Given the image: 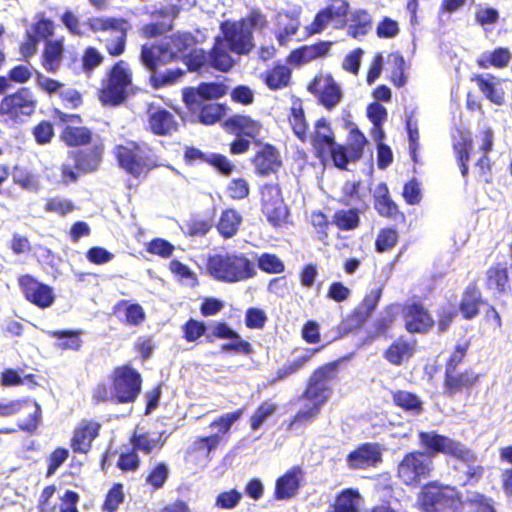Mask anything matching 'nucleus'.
<instances>
[{
  "label": "nucleus",
  "instance_id": "1",
  "mask_svg": "<svg viewBox=\"0 0 512 512\" xmlns=\"http://www.w3.org/2000/svg\"><path fill=\"white\" fill-rule=\"evenodd\" d=\"M195 42L194 36L190 33L176 32L161 42L141 46L139 61L150 72L148 81L153 89H162L180 82L186 74L184 69L176 67L159 71V68L182 61Z\"/></svg>",
  "mask_w": 512,
  "mask_h": 512
},
{
  "label": "nucleus",
  "instance_id": "2",
  "mask_svg": "<svg viewBox=\"0 0 512 512\" xmlns=\"http://www.w3.org/2000/svg\"><path fill=\"white\" fill-rule=\"evenodd\" d=\"M340 363L341 359L326 362L311 372L300 396L301 399L310 402V406L297 411L289 419L286 424L287 430L305 427L320 415L322 407L333 393L330 382L338 378Z\"/></svg>",
  "mask_w": 512,
  "mask_h": 512
},
{
  "label": "nucleus",
  "instance_id": "3",
  "mask_svg": "<svg viewBox=\"0 0 512 512\" xmlns=\"http://www.w3.org/2000/svg\"><path fill=\"white\" fill-rule=\"evenodd\" d=\"M110 386L100 381L91 391L94 404L113 403L125 405L134 403L141 394L143 378L131 364H122L113 368L109 375Z\"/></svg>",
  "mask_w": 512,
  "mask_h": 512
},
{
  "label": "nucleus",
  "instance_id": "4",
  "mask_svg": "<svg viewBox=\"0 0 512 512\" xmlns=\"http://www.w3.org/2000/svg\"><path fill=\"white\" fill-rule=\"evenodd\" d=\"M470 346L469 340L456 343L445 361L442 387L444 394L448 397L460 394L469 396L481 382L482 375L475 369L459 368L465 361Z\"/></svg>",
  "mask_w": 512,
  "mask_h": 512
},
{
  "label": "nucleus",
  "instance_id": "5",
  "mask_svg": "<svg viewBox=\"0 0 512 512\" xmlns=\"http://www.w3.org/2000/svg\"><path fill=\"white\" fill-rule=\"evenodd\" d=\"M133 87V70L126 60L119 59L105 70L97 97L104 106L118 107L128 100Z\"/></svg>",
  "mask_w": 512,
  "mask_h": 512
},
{
  "label": "nucleus",
  "instance_id": "6",
  "mask_svg": "<svg viewBox=\"0 0 512 512\" xmlns=\"http://www.w3.org/2000/svg\"><path fill=\"white\" fill-rule=\"evenodd\" d=\"M266 25V17L258 9H252L246 17L237 21H223L220 24L223 34L221 38L231 52L245 55L254 48L253 31L263 29Z\"/></svg>",
  "mask_w": 512,
  "mask_h": 512
},
{
  "label": "nucleus",
  "instance_id": "7",
  "mask_svg": "<svg viewBox=\"0 0 512 512\" xmlns=\"http://www.w3.org/2000/svg\"><path fill=\"white\" fill-rule=\"evenodd\" d=\"M209 274L224 283L243 282L256 276L254 262L244 253L214 254L206 263Z\"/></svg>",
  "mask_w": 512,
  "mask_h": 512
},
{
  "label": "nucleus",
  "instance_id": "8",
  "mask_svg": "<svg viewBox=\"0 0 512 512\" xmlns=\"http://www.w3.org/2000/svg\"><path fill=\"white\" fill-rule=\"evenodd\" d=\"M308 138L313 155L321 163L331 160L337 168L347 169L348 158L345 146L336 142L335 133L326 118L321 117L314 123L313 131Z\"/></svg>",
  "mask_w": 512,
  "mask_h": 512
},
{
  "label": "nucleus",
  "instance_id": "9",
  "mask_svg": "<svg viewBox=\"0 0 512 512\" xmlns=\"http://www.w3.org/2000/svg\"><path fill=\"white\" fill-rule=\"evenodd\" d=\"M419 445L429 459L443 454L455 458L462 462H475L476 454L467 446L446 435L439 434L436 431H419Z\"/></svg>",
  "mask_w": 512,
  "mask_h": 512
},
{
  "label": "nucleus",
  "instance_id": "10",
  "mask_svg": "<svg viewBox=\"0 0 512 512\" xmlns=\"http://www.w3.org/2000/svg\"><path fill=\"white\" fill-rule=\"evenodd\" d=\"M149 150L145 144L127 140L113 148V155L120 168L134 178H139L155 166Z\"/></svg>",
  "mask_w": 512,
  "mask_h": 512
},
{
  "label": "nucleus",
  "instance_id": "11",
  "mask_svg": "<svg viewBox=\"0 0 512 512\" xmlns=\"http://www.w3.org/2000/svg\"><path fill=\"white\" fill-rule=\"evenodd\" d=\"M460 494L449 485L429 481L421 486L417 506L423 512H446L458 508Z\"/></svg>",
  "mask_w": 512,
  "mask_h": 512
},
{
  "label": "nucleus",
  "instance_id": "12",
  "mask_svg": "<svg viewBox=\"0 0 512 512\" xmlns=\"http://www.w3.org/2000/svg\"><path fill=\"white\" fill-rule=\"evenodd\" d=\"M21 413H26V417L18 419L17 429L2 428L0 435L13 434L17 430L32 434L37 430L42 418V409L36 400L26 397L0 402V417L8 418Z\"/></svg>",
  "mask_w": 512,
  "mask_h": 512
},
{
  "label": "nucleus",
  "instance_id": "13",
  "mask_svg": "<svg viewBox=\"0 0 512 512\" xmlns=\"http://www.w3.org/2000/svg\"><path fill=\"white\" fill-rule=\"evenodd\" d=\"M88 28L94 32L112 31L114 35L105 39L104 47L110 57L123 55L127 47L129 22L125 18L117 17H92L87 21Z\"/></svg>",
  "mask_w": 512,
  "mask_h": 512
},
{
  "label": "nucleus",
  "instance_id": "14",
  "mask_svg": "<svg viewBox=\"0 0 512 512\" xmlns=\"http://www.w3.org/2000/svg\"><path fill=\"white\" fill-rule=\"evenodd\" d=\"M260 210L273 228H280L289 222L290 210L284 201L278 183H264L259 187Z\"/></svg>",
  "mask_w": 512,
  "mask_h": 512
},
{
  "label": "nucleus",
  "instance_id": "15",
  "mask_svg": "<svg viewBox=\"0 0 512 512\" xmlns=\"http://www.w3.org/2000/svg\"><path fill=\"white\" fill-rule=\"evenodd\" d=\"M35 94L28 87H20L5 95L0 101V117L12 123H21L31 117L37 108Z\"/></svg>",
  "mask_w": 512,
  "mask_h": 512
},
{
  "label": "nucleus",
  "instance_id": "16",
  "mask_svg": "<svg viewBox=\"0 0 512 512\" xmlns=\"http://www.w3.org/2000/svg\"><path fill=\"white\" fill-rule=\"evenodd\" d=\"M433 470L432 460L424 452L415 450L404 454L397 465L396 475L402 484L416 488L431 476Z\"/></svg>",
  "mask_w": 512,
  "mask_h": 512
},
{
  "label": "nucleus",
  "instance_id": "17",
  "mask_svg": "<svg viewBox=\"0 0 512 512\" xmlns=\"http://www.w3.org/2000/svg\"><path fill=\"white\" fill-rule=\"evenodd\" d=\"M404 329L412 335H426L435 327L432 312L420 300L407 302L402 309Z\"/></svg>",
  "mask_w": 512,
  "mask_h": 512
},
{
  "label": "nucleus",
  "instance_id": "18",
  "mask_svg": "<svg viewBox=\"0 0 512 512\" xmlns=\"http://www.w3.org/2000/svg\"><path fill=\"white\" fill-rule=\"evenodd\" d=\"M17 283L24 298L34 306L46 309L55 302L56 296L53 287L39 281L31 274L19 275Z\"/></svg>",
  "mask_w": 512,
  "mask_h": 512
},
{
  "label": "nucleus",
  "instance_id": "19",
  "mask_svg": "<svg viewBox=\"0 0 512 512\" xmlns=\"http://www.w3.org/2000/svg\"><path fill=\"white\" fill-rule=\"evenodd\" d=\"M101 422L94 419H81L72 431L70 448L74 453L88 454L93 442L100 436Z\"/></svg>",
  "mask_w": 512,
  "mask_h": 512
},
{
  "label": "nucleus",
  "instance_id": "20",
  "mask_svg": "<svg viewBox=\"0 0 512 512\" xmlns=\"http://www.w3.org/2000/svg\"><path fill=\"white\" fill-rule=\"evenodd\" d=\"M383 461L381 445L377 442L359 444L346 456V463L351 470H366L377 467Z\"/></svg>",
  "mask_w": 512,
  "mask_h": 512
},
{
  "label": "nucleus",
  "instance_id": "21",
  "mask_svg": "<svg viewBox=\"0 0 512 512\" xmlns=\"http://www.w3.org/2000/svg\"><path fill=\"white\" fill-rule=\"evenodd\" d=\"M105 151L103 140L97 136L88 148L77 149L69 153L77 171L87 174L96 171L102 160Z\"/></svg>",
  "mask_w": 512,
  "mask_h": 512
},
{
  "label": "nucleus",
  "instance_id": "22",
  "mask_svg": "<svg viewBox=\"0 0 512 512\" xmlns=\"http://www.w3.org/2000/svg\"><path fill=\"white\" fill-rule=\"evenodd\" d=\"M214 339L231 340L230 342H226L221 345L222 352L233 351L236 353H242L244 355H249L253 352L251 343L242 339L240 334L233 330L224 321H218L214 323L211 334L207 336V340L212 342Z\"/></svg>",
  "mask_w": 512,
  "mask_h": 512
},
{
  "label": "nucleus",
  "instance_id": "23",
  "mask_svg": "<svg viewBox=\"0 0 512 512\" xmlns=\"http://www.w3.org/2000/svg\"><path fill=\"white\" fill-rule=\"evenodd\" d=\"M383 289L378 287L364 295L360 303L347 315L346 321L350 328H361L377 309Z\"/></svg>",
  "mask_w": 512,
  "mask_h": 512
},
{
  "label": "nucleus",
  "instance_id": "24",
  "mask_svg": "<svg viewBox=\"0 0 512 512\" xmlns=\"http://www.w3.org/2000/svg\"><path fill=\"white\" fill-rule=\"evenodd\" d=\"M417 351V340L399 335L384 350L383 358L393 366H402L408 362Z\"/></svg>",
  "mask_w": 512,
  "mask_h": 512
},
{
  "label": "nucleus",
  "instance_id": "25",
  "mask_svg": "<svg viewBox=\"0 0 512 512\" xmlns=\"http://www.w3.org/2000/svg\"><path fill=\"white\" fill-rule=\"evenodd\" d=\"M485 304L482 291L477 281L473 280L464 288L457 310L464 320L471 321L480 314L481 307Z\"/></svg>",
  "mask_w": 512,
  "mask_h": 512
},
{
  "label": "nucleus",
  "instance_id": "26",
  "mask_svg": "<svg viewBox=\"0 0 512 512\" xmlns=\"http://www.w3.org/2000/svg\"><path fill=\"white\" fill-rule=\"evenodd\" d=\"M470 80L474 82L485 99L494 105L502 106L506 102V93L501 86V79L491 73H475Z\"/></svg>",
  "mask_w": 512,
  "mask_h": 512
},
{
  "label": "nucleus",
  "instance_id": "27",
  "mask_svg": "<svg viewBox=\"0 0 512 512\" xmlns=\"http://www.w3.org/2000/svg\"><path fill=\"white\" fill-rule=\"evenodd\" d=\"M485 288L494 295H507L512 290L510 271L505 262L492 264L485 272Z\"/></svg>",
  "mask_w": 512,
  "mask_h": 512
},
{
  "label": "nucleus",
  "instance_id": "28",
  "mask_svg": "<svg viewBox=\"0 0 512 512\" xmlns=\"http://www.w3.org/2000/svg\"><path fill=\"white\" fill-rule=\"evenodd\" d=\"M398 306L397 303H390L383 307L379 315L372 321L371 330L367 334L369 341L392 337L391 332L398 317Z\"/></svg>",
  "mask_w": 512,
  "mask_h": 512
},
{
  "label": "nucleus",
  "instance_id": "29",
  "mask_svg": "<svg viewBox=\"0 0 512 512\" xmlns=\"http://www.w3.org/2000/svg\"><path fill=\"white\" fill-rule=\"evenodd\" d=\"M258 176H269L282 167L280 152L271 144H264L251 160Z\"/></svg>",
  "mask_w": 512,
  "mask_h": 512
},
{
  "label": "nucleus",
  "instance_id": "30",
  "mask_svg": "<svg viewBox=\"0 0 512 512\" xmlns=\"http://www.w3.org/2000/svg\"><path fill=\"white\" fill-rule=\"evenodd\" d=\"M302 474V469L299 466H294L278 477L273 497L276 500H289L295 497L301 487Z\"/></svg>",
  "mask_w": 512,
  "mask_h": 512
},
{
  "label": "nucleus",
  "instance_id": "31",
  "mask_svg": "<svg viewBox=\"0 0 512 512\" xmlns=\"http://www.w3.org/2000/svg\"><path fill=\"white\" fill-rule=\"evenodd\" d=\"M373 198L374 208L380 216L396 222H405V214L391 198L389 189L385 183H381L377 186V191Z\"/></svg>",
  "mask_w": 512,
  "mask_h": 512
},
{
  "label": "nucleus",
  "instance_id": "32",
  "mask_svg": "<svg viewBox=\"0 0 512 512\" xmlns=\"http://www.w3.org/2000/svg\"><path fill=\"white\" fill-rule=\"evenodd\" d=\"M148 129L156 136H168L178 130V122L170 111L158 107L149 113Z\"/></svg>",
  "mask_w": 512,
  "mask_h": 512
},
{
  "label": "nucleus",
  "instance_id": "33",
  "mask_svg": "<svg viewBox=\"0 0 512 512\" xmlns=\"http://www.w3.org/2000/svg\"><path fill=\"white\" fill-rule=\"evenodd\" d=\"M332 46L331 41H318L311 45H303L290 52L287 61L299 66L328 54Z\"/></svg>",
  "mask_w": 512,
  "mask_h": 512
},
{
  "label": "nucleus",
  "instance_id": "34",
  "mask_svg": "<svg viewBox=\"0 0 512 512\" xmlns=\"http://www.w3.org/2000/svg\"><path fill=\"white\" fill-rule=\"evenodd\" d=\"M93 131L83 125L68 124L60 133V140L67 147H83L90 145L94 140Z\"/></svg>",
  "mask_w": 512,
  "mask_h": 512
},
{
  "label": "nucleus",
  "instance_id": "35",
  "mask_svg": "<svg viewBox=\"0 0 512 512\" xmlns=\"http://www.w3.org/2000/svg\"><path fill=\"white\" fill-rule=\"evenodd\" d=\"M276 21L279 27L275 34L276 40L280 46H286L300 28L299 18L291 12L284 11L277 13Z\"/></svg>",
  "mask_w": 512,
  "mask_h": 512
},
{
  "label": "nucleus",
  "instance_id": "36",
  "mask_svg": "<svg viewBox=\"0 0 512 512\" xmlns=\"http://www.w3.org/2000/svg\"><path fill=\"white\" fill-rule=\"evenodd\" d=\"M453 151L458 162L461 174L466 177L468 175V162L473 151V139L469 131H460L459 139L452 145Z\"/></svg>",
  "mask_w": 512,
  "mask_h": 512
},
{
  "label": "nucleus",
  "instance_id": "37",
  "mask_svg": "<svg viewBox=\"0 0 512 512\" xmlns=\"http://www.w3.org/2000/svg\"><path fill=\"white\" fill-rule=\"evenodd\" d=\"M151 16L154 18H162V20L144 24L141 27L142 36L145 38H155L172 30L173 18L170 16L169 11L166 8L154 10L151 13Z\"/></svg>",
  "mask_w": 512,
  "mask_h": 512
},
{
  "label": "nucleus",
  "instance_id": "38",
  "mask_svg": "<svg viewBox=\"0 0 512 512\" xmlns=\"http://www.w3.org/2000/svg\"><path fill=\"white\" fill-rule=\"evenodd\" d=\"M459 506L462 509L459 512H497L494 500L477 491L468 493L463 500L460 498Z\"/></svg>",
  "mask_w": 512,
  "mask_h": 512
},
{
  "label": "nucleus",
  "instance_id": "39",
  "mask_svg": "<svg viewBox=\"0 0 512 512\" xmlns=\"http://www.w3.org/2000/svg\"><path fill=\"white\" fill-rule=\"evenodd\" d=\"M226 130L236 134L255 137L260 131V124L246 115H233L224 122Z\"/></svg>",
  "mask_w": 512,
  "mask_h": 512
},
{
  "label": "nucleus",
  "instance_id": "40",
  "mask_svg": "<svg viewBox=\"0 0 512 512\" xmlns=\"http://www.w3.org/2000/svg\"><path fill=\"white\" fill-rule=\"evenodd\" d=\"M112 312L115 315L123 312L124 318L121 321L130 326H140L146 319L143 307L138 303H130L128 300H120L115 303Z\"/></svg>",
  "mask_w": 512,
  "mask_h": 512
},
{
  "label": "nucleus",
  "instance_id": "41",
  "mask_svg": "<svg viewBox=\"0 0 512 512\" xmlns=\"http://www.w3.org/2000/svg\"><path fill=\"white\" fill-rule=\"evenodd\" d=\"M291 77V69L278 63L265 71L263 81L270 90L277 91L288 87L291 83Z\"/></svg>",
  "mask_w": 512,
  "mask_h": 512
},
{
  "label": "nucleus",
  "instance_id": "42",
  "mask_svg": "<svg viewBox=\"0 0 512 512\" xmlns=\"http://www.w3.org/2000/svg\"><path fill=\"white\" fill-rule=\"evenodd\" d=\"M242 222L243 218L236 209L226 208L221 212L216 228L221 237L230 239L238 233Z\"/></svg>",
  "mask_w": 512,
  "mask_h": 512
},
{
  "label": "nucleus",
  "instance_id": "43",
  "mask_svg": "<svg viewBox=\"0 0 512 512\" xmlns=\"http://www.w3.org/2000/svg\"><path fill=\"white\" fill-rule=\"evenodd\" d=\"M209 65L215 70L228 72L234 65V61L224 46L223 39L216 37L214 45L208 53Z\"/></svg>",
  "mask_w": 512,
  "mask_h": 512
},
{
  "label": "nucleus",
  "instance_id": "44",
  "mask_svg": "<svg viewBox=\"0 0 512 512\" xmlns=\"http://www.w3.org/2000/svg\"><path fill=\"white\" fill-rule=\"evenodd\" d=\"M512 59V53L508 47H496L489 53L482 54L476 60L477 66L481 69L494 67L502 69L508 66Z\"/></svg>",
  "mask_w": 512,
  "mask_h": 512
},
{
  "label": "nucleus",
  "instance_id": "45",
  "mask_svg": "<svg viewBox=\"0 0 512 512\" xmlns=\"http://www.w3.org/2000/svg\"><path fill=\"white\" fill-rule=\"evenodd\" d=\"M129 442L135 451L151 454L162 450L166 443V438L161 436L152 438L148 432L138 433L134 431L130 436Z\"/></svg>",
  "mask_w": 512,
  "mask_h": 512
},
{
  "label": "nucleus",
  "instance_id": "46",
  "mask_svg": "<svg viewBox=\"0 0 512 512\" xmlns=\"http://www.w3.org/2000/svg\"><path fill=\"white\" fill-rule=\"evenodd\" d=\"M63 51L62 40L46 42L42 53L41 64L47 72L56 73L59 70Z\"/></svg>",
  "mask_w": 512,
  "mask_h": 512
},
{
  "label": "nucleus",
  "instance_id": "47",
  "mask_svg": "<svg viewBox=\"0 0 512 512\" xmlns=\"http://www.w3.org/2000/svg\"><path fill=\"white\" fill-rule=\"evenodd\" d=\"M373 26V18L365 9H357L350 16V24L347 28V34L357 39L367 35Z\"/></svg>",
  "mask_w": 512,
  "mask_h": 512
},
{
  "label": "nucleus",
  "instance_id": "48",
  "mask_svg": "<svg viewBox=\"0 0 512 512\" xmlns=\"http://www.w3.org/2000/svg\"><path fill=\"white\" fill-rule=\"evenodd\" d=\"M81 334V330H53L48 332L51 338L56 339L54 347L62 351H79L83 344Z\"/></svg>",
  "mask_w": 512,
  "mask_h": 512
},
{
  "label": "nucleus",
  "instance_id": "49",
  "mask_svg": "<svg viewBox=\"0 0 512 512\" xmlns=\"http://www.w3.org/2000/svg\"><path fill=\"white\" fill-rule=\"evenodd\" d=\"M342 99V92L333 76L327 74L324 77V86L318 93V101L327 110L335 108Z\"/></svg>",
  "mask_w": 512,
  "mask_h": 512
},
{
  "label": "nucleus",
  "instance_id": "50",
  "mask_svg": "<svg viewBox=\"0 0 512 512\" xmlns=\"http://www.w3.org/2000/svg\"><path fill=\"white\" fill-rule=\"evenodd\" d=\"M480 146L479 151L482 156L477 160L476 166L482 175H487L491 172V161L488 153L493 149L494 133L492 128L486 127L479 132Z\"/></svg>",
  "mask_w": 512,
  "mask_h": 512
},
{
  "label": "nucleus",
  "instance_id": "51",
  "mask_svg": "<svg viewBox=\"0 0 512 512\" xmlns=\"http://www.w3.org/2000/svg\"><path fill=\"white\" fill-rule=\"evenodd\" d=\"M393 404L405 412L419 415L423 412V402L413 392L396 390L391 393Z\"/></svg>",
  "mask_w": 512,
  "mask_h": 512
},
{
  "label": "nucleus",
  "instance_id": "52",
  "mask_svg": "<svg viewBox=\"0 0 512 512\" xmlns=\"http://www.w3.org/2000/svg\"><path fill=\"white\" fill-rule=\"evenodd\" d=\"M289 123L295 136L302 142L308 138V123L305 118L304 109L299 99L292 102L289 114Z\"/></svg>",
  "mask_w": 512,
  "mask_h": 512
},
{
  "label": "nucleus",
  "instance_id": "53",
  "mask_svg": "<svg viewBox=\"0 0 512 512\" xmlns=\"http://www.w3.org/2000/svg\"><path fill=\"white\" fill-rule=\"evenodd\" d=\"M360 493L357 489L346 488L339 492L331 505V512H358Z\"/></svg>",
  "mask_w": 512,
  "mask_h": 512
},
{
  "label": "nucleus",
  "instance_id": "54",
  "mask_svg": "<svg viewBox=\"0 0 512 512\" xmlns=\"http://www.w3.org/2000/svg\"><path fill=\"white\" fill-rule=\"evenodd\" d=\"M320 350L321 347L310 348L307 350L306 354L284 364L282 367L277 369L274 381H282L289 376L299 372L311 360L312 356L318 353Z\"/></svg>",
  "mask_w": 512,
  "mask_h": 512
},
{
  "label": "nucleus",
  "instance_id": "55",
  "mask_svg": "<svg viewBox=\"0 0 512 512\" xmlns=\"http://www.w3.org/2000/svg\"><path fill=\"white\" fill-rule=\"evenodd\" d=\"M9 249L15 256H36V250L44 249L41 244L33 245L29 237L14 232L9 241Z\"/></svg>",
  "mask_w": 512,
  "mask_h": 512
},
{
  "label": "nucleus",
  "instance_id": "56",
  "mask_svg": "<svg viewBox=\"0 0 512 512\" xmlns=\"http://www.w3.org/2000/svg\"><path fill=\"white\" fill-rule=\"evenodd\" d=\"M332 223L341 231L355 230L360 225V211L357 208L335 211Z\"/></svg>",
  "mask_w": 512,
  "mask_h": 512
},
{
  "label": "nucleus",
  "instance_id": "57",
  "mask_svg": "<svg viewBox=\"0 0 512 512\" xmlns=\"http://www.w3.org/2000/svg\"><path fill=\"white\" fill-rule=\"evenodd\" d=\"M366 144L365 135L357 127L349 131L347 145L345 146L348 163L357 161L363 156Z\"/></svg>",
  "mask_w": 512,
  "mask_h": 512
},
{
  "label": "nucleus",
  "instance_id": "58",
  "mask_svg": "<svg viewBox=\"0 0 512 512\" xmlns=\"http://www.w3.org/2000/svg\"><path fill=\"white\" fill-rule=\"evenodd\" d=\"M243 414V408H238L232 412L224 413L211 421L209 427L211 429H216L217 431L214 434L218 435L219 438L223 440L224 436L230 433L233 424L237 422Z\"/></svg>",
  "mask_w": 512,
  "mask_h": 512
},
{
  "label": "nucleus",
  "instance_id": "59",
  "mask_svg": "<svg viewBox=\"0 0 512 512\" xmlns=\"http://www.w3.org/2000/svg\"><path fill=\"white\" fill-rule=\"evenodd\" d=\"M278 407L272 401L266 400L261 402L249 417L248 423L252 431L259 430L263 424L273 416Z\"/></svg>",
  "mask_w": 512,
  "mask_h": 512
},
{
  "label": "nucleus",
  "instance_id": "60",
  "mask_svg": "<svg viewBox=\"0 0 512 512\" xmlns=\"http://www.w3.org/2000/svg\"><path fill=\"white\" fill-rule=\"evenodd\" d=\"M77 209L75 203L61 196H51L45 199L43 210L46 213L56 214L65 217Z\"/></svg>",
  "mask_w": 512,
  "mask_h": 512
},
{
  "label": "nucleus",
  "instance_id": "61",
  "mask_svg": "<svg viewBox=\"0 0 512 512\" xmlns=\"http://www.w3.org/2000/svg\"><path fill=\"white\" fill-rule=\"evenodd\" d=\"M169 474L168 465L163 461L158 462L149 469L145 477V483L154 491L160 490L167 482Z\"/></svg>",
  "mask_w": 512,
  "mask_h": 512
},
{
  "label": "nucleus",
  "instance_id": "62",
  "mask_svg": "<svg viewBox=\"0 0 512 512\" xmlns=\"http://www.w3.org/2000/svg\"><path fill=\"white\" fill-rule=\"evenodd\" d=\"M389 63L391 65V83L397 88L403 87L407 82V76L405 73L406 62L404 57L398 52L391 53L389 55Z\"/></svg>",
  "mask_w": 512,
  "mask_h": 512
},
{
  "label": "nucleus",
  "instance_id": "63",
  "mask_svg": "<svg viewBox=\"0 0 512 512\" xmlns=\"http://www.w3.org/2000/svg\"><path fill=\"white\" fill-rule=\"evenodd\" d=\"M310 224L316 238L323 243H327L331 225L327 215L320 210L312 211L310 214Z\"/></svg>",
  "mask_w": 512,
  "mask_h": 512
},
{
  "label": "nucleus",
  "instance_id": "64",
  "mask_svg": "<svg viewBox=\"0 0 512 512\" xmlns=\"http://www.w3.org/2000/svg\"><path fill=\"white\" fill-rule=\"evenodd\" d=\"M104 59V55L96 47H86L81 56L82 71L91 75L96 68L103 64Z\"/></svg>",
  "mask_w": 512,
  "mask_h": 512
}]
</instances>
